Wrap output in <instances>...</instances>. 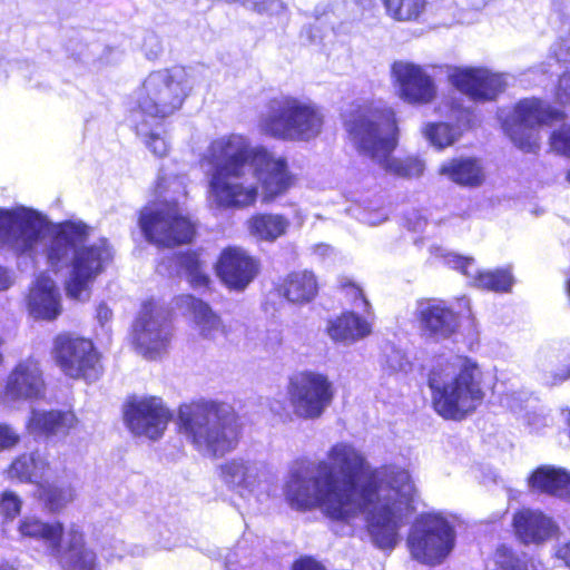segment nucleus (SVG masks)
I'll list each match as a JSON object with an SVG mask.
<instances>
[{
  "label": "nucleus",
  "mask_w": 570,
  "mask_h": 570,
  "mask_svg": "<svg viewBox=\"0 0 570 570\" xmlns=\"http://www.w3.org/2000/svg\"><path fill=\"white\" fill-rule=\"evenodd\" d=\"M284 494L297 511L320 509L332 521L351 524L363 515L374 546L392 550L414 511L416 490L407 471H372L353 444L338 442L320 462H296Z\"/></svg>",
  "instance_id": "nucleus-1"
},
{
  "label": "nucleus",
  "mask_w": 570,
  "mask_h": 570,
  "mask_svg": "<svg viewBox=\"0 0 570 570\" xmlns=\"http://www.w3.org/2000/svg\"><path fill=\"white\" fill-rule=\"evenodd\" d=\"M90 227L81 220L50 226L41 213L18 206L0 208V247L32 261L45 255L56 273L68 269L67 295L87 301L97 276L112 258L107 239L88 243Z\"/></svg>",
  "instance_id": "nucleus-2"
},
{
  "label": "nucleus",
  "mask_w": 570,
  "mask_h": 570,
  "mask_svg": "<svg viewBox=\"0 0 570 570\" xmlns=\"http://www.w3.org/2000/svg\"><path fill=\"white\" fill-rule=\"evenodd\" d=\"M200 165L208 177L207 200L213 209L252 206L259 187L263 202L269 203L286 194L294 183L285 157L262 146L252 147L240 135L214 140Z\"/></svg>",
  "instance_id": "nucleus-3"
},
{
  "label": "nucleus",
  "mask_w": 570,
  "mask_h": 570,
  "mask_svg": "<svg viewBox=\"0 0 570 570\" xmlns=\"http://www.w3.org/2000/svg\"><path fill=\"white\" fill-rule=\"evenodd\" d=\"M345 126L360 153L370 157L384 170L407 178L422 175V160L391 156L399 137L395 112L391 107L382 102L360 107L346 120Z\"/></svg>",
  "instance_id": "nucleus-4"
},
{
  "label": "nucleus",
  "mask_w": 570,
  "mask_h": 570,
  "mask_svg": "<svg viewBox=\"0 0 570 570\" xmlns=\"http://www.w3.org/2000/svg\"><path fill=\"white\" fill-rule=\"evenodd\" d=\"M432 405L446 419L461 421L476 411L485 399L483 371L472 358L455 356L430 373Z\"/></svg>",
  "instance_id": "nucleus-5"
},
{
  "label": "nucleus",
  "mask_w": 570,
  "mask_h": 570,
  "mask_svg": "<svg viewBox=\"0 0 570 570\" xmlns=\"http://www.w3.org/2000/svg\"><path fill=\"white\" fill-rule=\"evenodd\" d=\"M178 421L186 440L204 456H223L237 446V417L226 403L199 400L183 404Z\"/></svg>",
  "instance_id": "nucleus-6"
},
{
  "label": "nucleus",
  "mask_w": 570,
  "mask_h": 570,
  "mask_svg": "<svg viewBox=\"0 0 570 570\" xmlns=\"http://www.w3.org/2000/svg\"><path fill=\"white\" fill-rule=\"evenodd\" d=\"M156 193L158 200L144 207L139 216V226L146 239L165 247L189 243L195 227L181 205L187 195L186 178L161 175Z\"/></svg>",
  "instance_id": "nucleus-7"
},
{
  "label": "nucleus",
  "mask_w": 570,
  "mask_h": 570,
  "mask_svg": "<svg viewBox=\"0 0 570 570\" xmlns=\"http://www.w3.org/2000/svg\"><path fill=\"white\" fill-rule=\"evenodd\" d=\"M17 530L21 539L40 542L45 553L66 570H100L95 552L85 547L83 533L76 524L65 529L59 521L45 522L38 517L24 515Z\"/></svg>",
  "instance_id": "nucleus-8"
},
{
  "label": "nucleus",
  "mask_w": 570,
  "mask_h": 570,
  "mask_svg": "<svg viewBox=\"0 0 570 570\" xmlns=\"http://www.w3.org/2000/svg\"><path fill=\"white\" fill-rule=\"evenodd\" d=\"M195 85L193 73L184 67H173L151 71L134 90L135 107L130 114L153 120L165 119L183 106Z\"/></svg>",
  "instance_id": "nucleus-9"
},
{
  "label": "nucleus",
  "mask_w": 570,
  "mask_h": 570,
  "mask_svg": "<svg viewBox=\"0 0 570 570\" xmlns=\"http://www.w3.org/2000/svg\"><path fill=\"white\" fill-rule=\"evenodd\" d=\"M324 118L311 101L292 96L272 99L258 119L259 130L284 141H309L323 128Z\"/></svg>",
  "instance_id": "nucleus-10"
},
{
  "label": "nucleus",
  "mask_w": 570,
  "mask_h": 570,
  "mask_svg": "<svg viewBox=\"0 0 570 570\" xmlns=\"http://www.w3.org/2000/svg\"><path fill=\"white\" fill-rule=\"evenodd\" d=\"M564 112L537 98L520 100L512 109H500L502 129L515 147L535 153L540 147L539 128L563 120Z\"/></svg>",
  "instance_id": "nucleus-11"
},
{
  "label": "nucleus",
  "mask_w": 570,
  "mask_h": 570,
  "mask_svg": "<svg viewBox=\"0 0 570 570\" xmlns=\"http://www.w3.org/2000/svg\"><path fill=\"white\" fill-rule=\"evenodd\" d=\"M453 527L440 513L421 515L413 524L407 544L412 557L425 564L442 562L454 547Z\"/></svg>",
  "instance_id": "nucleus-12"
},
{
  "label": "nucleus",
  "mask_w": 570,
  "mask_h": 570,
  "mask_svg": "<svg viewBox=\"0 0 570 570\" xmlns=\"http://www.w3.org/2000/svg\"><path fill=\"white\" fill-rule=\"evenodd\" d=\"M287 399L293 414L302 420H317L334 399V386L327 375L303 371L289 377Z\"/></svg>",
  "instance_id": "nucleus-13"
},
{
  "label": "nucleus",
  "mask_w": 570,
  "mask_h": 570,
  "mask_svg": "<svg viewBox=\"0 0 570 570\" xmlns=\"http://www.w3.org/2000/svg\"><path fill=\"white\" fill-rule=\"evenodd\" d=\"M51 357L68 377L92 382L102 373L100 354L94 343L69 333L58 334L52 342Z\"/></svg>",
  "instance_id": "nucleus-14"
},
{
  "label": "nucleus",
  "mask_w": 570,
  "mask_h": 570,
  "mask_svg": "<svg viewBox=\"0 0 570 570\" xmlns=\"http://www.w3.org/2000/svg\"><path fill=\"white\" fill-rule=\"evenodd\" d=\"M132 336L139 353L148 358L165 352L171 338L166 309L154 301L144 303L134 323Z\"/></svg>",
  "instance_id": "nucleus-15"
},
{
  "label": "nucleus",
  "mask_w": 570,
  "mask_h": 570,
  "mask_svg": "<svg viewBox=\"0 0 570 570\" xmlns=\"http://www.w3.org/2000/svg\"><path fill=\"white\" fill-rule=\"evenodd\" d=\"M223 482L242 497H259L267 492L271 473L262 461L237 456L219 468Z\"/></svg>",
  "instance_id": "nucleus-16"
},
{
  "label": "nucleus",
  "mask_w": 570,
  "mask_h": 570,
  "mask_svg": "<svg viewBox=\"0 0 570 570\" xmlns=\"http://www.w3.org/2000/svg\"><path fill=\"white\" fill-rule=\"evenodd\" d=\"M449 82L473 101H490L505 88V77L485 67H449Z\"/></svg>",
  "instance_id": "nucleus-17"
},
{
  "label": "nucleus",
  "mask_w": 570,
  "mask_h": 570,
  "mask_svg": "<svg viewBox=\"0 0 570 570\" xmlns=\"http://www.w3.org/2000/svg\"><path fill=\"white\" fill-rule=\"evenodd\" d=\"M430 253L435 259H440L449 267L458 269L468 276L472 285L478 288L493 292H509L514 284L513 275L509 268L480 271L475 266L473 258L462 257L438 245H432Z\"/></svg>",
  "instance_id": "nucleus-18"
},
{
  "label": "nucleus",
  "mask_w": 570,
  "mask_h": 570,
  "mask_svg": "<svg viewBox=\"0 0 570 570\" xmlns=\"http://www.w3.org/2000/svg\"><path fill=\"white\" fill-rule=\"evenodd\" d=\"M125 422L136 435L156 440L167 428L170 414L157 397H131L124 409Z\"/></svg>",
  "instance_id": "nucleus-19"
},
{
  "label": "nucleus",
  "mask_w": 570,
  "mask_h": 570,
  "mask_svg": "<svg viewBox=\"0 0 570 570\" xmlns=\"http://www.w3.org/2000/svg\"><path fill=\"white\" fill-rule=\"evenodd\" d=\"M392 77L399 97L407 104H429L436 95L433 78L419 65L409 61H396L392 65Z\"/></svg>",
  "instance_id": "nucleus-20"
},
{
  "label": "nucleus",
  "mask_w": 570,
  "mask_h": 570,
  "mask_svg": "<svg viewBox=\"0 0 570 570\" xmlns=\"http://www.w3.org/2000/svg\"><path fill=\"white\" fill-rule=\"evenodd\" d=\"M439 110L450 121L426 122L421 131L433 147L444 149L460 139L462 132L471 126L473 115L469 108L456 102L443 104Z\"/></svg>",
  "instance_id": "nucleus-21"
},
{
  "label": "nucleus",
  "mask_w": 570,
  "mask_h": 570,
  "mask_svg": "<svg viewBox=\"0 0 570 570\" xmlns=\"http://www.w3.org/2000/svg\"><path fill=\"white\" fill-rule=\"evenodd\" d=\"M414 316L422 336L434 341L450 338L459 327L458 316L443 301H419Z\"/></svg>",
  "instance_id": "nucleus-22"
},
{
  "label": "nucleus",
  "mask_w": 570,
  "mask_h": 570,
  "mask_svg": "<svg viewBox=\"0 0 570 570\" xmlns=\"http://www.w3.org/2000/svg\"><path fill=\"white\" fill-rule=\"evenodd\" d=\"M45 381L39 361L32 357L20 361L7 377L4 400L7 402L32 400L42 396Z\"/></svg>",
  "instance_id": "nucleus-23"
},
{
  "label": "nucleus",
  "mask_w": 570,
  "mask_h": 570,
  "mask_svg": "<svg viewBox=\"0 0 570 570\" xmlns=\"http://www.w3.org/2000/svg\"><path fill=\"white\" fill-rule=\"evenodd\" d=\"M216 272L228 288L244 291L256 277L258 264L244 249L227 247L216 263Z\"/></svg>",
  "instance_id": "nucleus-24"
},
{
  "label": "nucleus",
  "mask_w": 570,
  "mask_h": 570,
  "mask_svg": "<svg viewBox=\"0 0 570 570\" xmlns=\"http://www.w3.org/2000/svg\"><path fill=\"white\" fill-rule=\"evenodd\" d=\"M28 308L35 318L51 321L61 313V295L53 279L39 274L29 292Z\"/></svg>",
  "instance_id": "nucleus-25"
},
{
  "label": "nucleus",
  "mask_w": 570,
  "mask_h": 570,
  "mask_svg": "<svg viewBox=\"0 0 570 570\" xmlns=\"http://www.w3.org/2000/svg\"><path fill=\"white\" fill-rule=\"evenodd\" d=\"M372 313L350 311L328 321L326 332L334 342L352 345L367 337L372 333Z\"/></svg>",
  "instance_id": "nucleus-26"
},
{
  "label": "nucleus",
  "mask_w": 570,
  "mask_h": 570,
  "mask_svg": "<svg viewBox=\"0 0 570 570\" xmlns=\"http://www.w3.org/2000/svg\"><path fill=\"white\" fill-rule=\"evenodd\" d=\"M517 537L525 544H539L550 539L557 527L551 518L539 510L522 509L513 518Z\"/></svg>",
  "instance_id": "nucleus-27"
},
{
  "label": "nucleus",
  "mask_w": 570,
  "mask_h": 570,
  "mask_svg": "<svg viewBox=\"0 0 570 570\" xmlns=\"http://www.w3.org/2000/svg\"><path fill=\"white\" fill-rule=\"evenodd\" d=\"M531 491L560 499H570V472L563 468L542 465L528 479Z\"/></svg>",
  "instance_id": "nucleus-28"
},
{
  "label": "nucleus",
  "mask_w": 570,
  "mask_h": 570,
  "mask_svg": "<svg viewBox=\"0 0 570 570\" xmlns=\"http://www.w3.org/2000/svg\"><path fill=\"white\" fill-rule=\"evenodd\" d=\"M77 424L72 412L33 410L28 421L30 433L46 436H66Z\"/></svg>",
  "instance_id": "nucleus-29"
},
{
  "label": "nucleus",
  "mask_w": 570,
  "mask_h": 570,
  "mask_svg": "<svg viewBox=\"0 0 570 570\" xmlns=\"http://www.w3.org/2000/svg\"><path fill=\"white\" fill-rule=\"evenodd\" d=\"M177 305L186 307L193 314L196 327L203 337L215 340L225 334L220 318L203 301L184 295L177 298Z\"/></svg>",
  "instance_id": "nucleus-30"
},
{
  "label": "nucleus",
  "mask_w": 570,
  "mask_h": 570,
  "mask_svg": "<svg viewBox=\"0 0 570 570\" xmlns=\"http://www.w3.org/2000/svg\"><path fill=\"white\" fill-rule=\"evenodd\" d=\"M148 117H139L137 112L130 114L129 120L137 136L146 148L156 157H165L169 151V142L164 126L158 121L150 122Z\"/></svg>",
  "instance_id": "nucleus-31"
},
{
  "label": "nucleus",
  "mask_w": 570,
  "mask_h": 570,
  "mask_svg": "<svg viewBox=\"0 0 570 570\" xmlns=\"http://www.w3.org/2000/svg\"><path fill=\"white\" fill-rule=\"evenodd\" d=\"M439 173L453 183L463 186H478L484 179L481 165L472 158L451 159L440 167Z\"/></svg>",
  "instance_id": "nucleus-32"
},
{
  "label": "nucleus",
  "mask_w": 570,
  "mask_h": 570,
  "mask_svg": "<svg viewBox=\"0 0 570 570\" xmlns=\"http://www.w3.org/2000/svg\"><path fill=\"white\" fill-rule=\"evenodd\" d=\"M49 468L43 455L38 452L18 456L8 470L10 479H18L21 482L38 483Z\"/></svg>",
  "instance_id": "nucleus-33"
},
{
  "label": "nucleus",
  "mask_w": 570,
  "mask_h": 570,
  "mask_svg": "<svg viewBox=\"0 0 570 570\" xmlns=\"http://www.w3.org/2000/svg\"><path fill=\"white\" fill-rule=\"evenodd\" d=\"M37 495L50 512H60L77 498L76 488L70 483H38Z\"/></svg>",
  "instance_id": "nucleus-34"
},
{
  "label": "nucleus",
  "mask_w": 570,
  "mask_h": 570,
  "mask_svg": "<svg viewBox=\"0 0 570 570\" xmlns=\"http://www.w3.org/2000/svg\"><path fill=\"white\" fill-rule=\"evenodd\" d=\"M285 297L292 303H307L317 293V282L313 273L294 272L287 276L283 285Z\"/></svg>",
  "instance_id": "nucleus-35"
},
{
  "label": "nucleus",
  "mask_w": 570,
  "mask_h": 570,
  "mask_svg": "<svg viewBox=\"0 0 570 570\" xmlns=\"http://www.w3.org/2000/svg\"><path fill=\"white\" fill-rule=\"evenodd\" d=\"M248 224L252 235L267 242L283 236L289 227V220L279 214H259L252 217Z\"/></svg>",
  "instance_id": "nucleus-36"
},
{
  "label": "nucleus",
  "mask_w": 570,
  "mask_h": 570,
  "mask_svg": "<svg viewBox=\"0 0 570 570\" xmlns=\"http://www.w3.org/2000/svg\"><path fill=\"white\" fill-rule=\"evenodd\" d=\"M387 14L397 21H416L424 13L426 0H385Z\"/></svg>",
  "instance_id": "nucleus-37"
},
{
  "label": "nucleus",
  "mask_w": 570,
  "mask_h": 570,
  "mask_svg": "<svg viewBox=\"0 0 570 570\" xmlns=\"http://www.w3.org/2000/svg\"><path fill=\"white\" fill-rule=\"evenodd\" d=\"M494 562L495 568L493 570H538L533 558L518 556L505 547L497 550Z\"/></svg>",
  "instance_id": "nucleus-38"
},
{
  "label": "nucleus",
  "mask_w": 570,
  "mask_h": 570,
  "mask_svg": "<svg viewBox=\"0 0 570 570\" xmlns=\"http://www.w3.org/2000/svg\"><path fill=\"white\" fill-rule=\"evenodd\" d=\"M180 265L186 271L191 286L200 288L208 285L209 277L205 272L203 262L196 254H188L181 257Z\"/></svg>",
  "instance_id": "nucleus-39"
},
{
  "label": "nucleus",
  "mask_w": 570,
  "mask_h": 570,
  "mask_svg": "<svg viewBox=\"0 0 570 570\" xmlns=\"http://www.w3.org/2000/svg\"><path fill=\"white\" fill-rule=\"evenodd\" d=\"M139 552V548H129L121 539L117 538L106 541L101 548V556L107 562L119 561L126 556H138Z\"/></svg>",
  "instance_id": "nucleus-40"
},
{
  "label": "nucleus",
  "mask_w": 570,
  "mask_h": 570,
  "mask_svg": "<svg viewBox=\"0 0 570 570\" xmlns=\"http://www.w3.org/2000/svg\"><path fill=\"white\" fill-rule=\"evenodd\" d=\"M549 144L556 154L570 157V124L554 129L549 137Z\"/></svg>",
  "instance_id": "nucleus-41"
},
{
  "label": "nucleus",
  "mask_w": 570,
  "mask_h": 570,
  "mask_svg": "<svg viewBox=\"0 0 570 570\" xmlns=\"http://www.w3.org/2000/svg\"><path fill=\"white\" fill-rule=\"evenodd\" d=\"M22 500L13 491H4L0 497V515L12 521L21 511Z\"/></svg>",
  "instance_id": "nucleus-42"
},
{
  "label": "nucleus",
  "mask_w": 570,
  "mask_h": 570,
  "mask_svg": "<svg viewBox=\"0 0 570 570\" xmlns=\"http://www.w3.org/2000/svg\"><path fill=\"white\" fill-rule=\"evenodd\" d=\"M343 291L356 312L372 313L368 301L365 298L363 291L356 284L348 282L343 285Z\"/></svg>",
  "instance_id": "nucleus-43"
},
{
  "label": "nucleus",
  "mask_w": 570,
  "mask_h": 570,
  "mask_svg": "<svg viewBox=\"0 0 570 570\" xmlns=\"http://www.w3.org/2000/svg\"><path fill=\"white\" fill-rule=\"evenodd\" d=\"M528 401L525 393L512 392L504 394L500 403L503 407L510 410L514 414H521L525 409V402Z\"/></svg>",
  "instance_id": "nucleus-44"
},
{
  "label": "nucleus",
  "mask_w": 570,
  "mask_h": 570,
  "mask_svg": "<svg viewBox=\"0 0 570 570\" xmlns=\"http://www.w3.org/2000/svg\"><path fill=\"white\" fill-rule=\"evenodd\" d=\"M409 365V361L400 350L392 348L386 355L385 366L391 372H406Z\"/></svg>",
  "instance_id": "nucleus-45"
},
{
  "label": "nucleus",
  "mask_w": 570,
  "mask_h": 570,
  "mask_svg": "<svg viewBox=\"0 0 570 570\" xmlns=\"http://www.w3.org/2000/svg\"><path fill=\"white\" fill-rule=\"evenodd\" d=\"M20 441L19 433L7 424H0V452L9 450Z\"/></svg>",
  "instance_id": "nucleus-46"
},
{
  "label": "nucleus",
  "mask_w": 570,
  "mask_h": 570,
  "mask_svg": "<svg viewBox=\"0 0 570 570\" xmlns=\"http://www.w3.org/2000/svg\"><path fill=\"white\" fill-rule=\"evenodd\" d=\"M387 209L380 207L376 209L365 208L361 214V220L367 225L376 226L387 219Z\"/></svg>",
  "instance_id": "nucleus-47"
},
{
  "label": "nucleus",
  "mask_w": 570,
  "mask_h": 570,
  "mask_svg": "<svg viewBox=\"0 0 570 570\" xmlns=\"http://www.w3.org/2000/svg\"><path fill=\"white\" fill-rule=\"evenodd\" d=\"M556 97L560 104H570V70L560 77Z\"/></svg>",
  "instance_id": "nucleus-48"
},
{
  "label": "nucleus",
  "mask_w": 570,
  "mask_h": 570,
  "mask_svg": "<svg viewBox=\"0 0 570 570\" xmlns=\"http://www.w3.org/2000/svg\"><path fill=\"white\" fill-rule=\"evenodd\" d=\"M156 544L159 549L170 550L175 547L176 541L169 529L163 527L159 530V537L156 539Z\"/></svg>",
  "instance_id": "nucleus-49"
},
{
  "label": "nucleus",
  "mask_w": 570,
  "mask_h": 570,
  "mask_svg": "<svg viewBox=\"0 0 570 570\" xmlns=\"http://www.w3.org/2000/svg\"><path fill=\"white\" fill-rule=\"evenodd\" d=\"M570 379V357L566 358L563 363L552 372V383H561Z\"/></svg>",
  "instance_id": "nucleus-50"
},
{
  "label": "nucleus",
  "mask_w": 570,
  "mask_h": 570,
  "mask_svg": "<svg viewBox=\"0 0 570 570\" xmlns=\"http://www.w3.org/2000/svg\"><path fill=\"white\" fill-rule=\"evenodd\" d=\"M293 570H325V569L320 562H317L311 558H306V559H302V560L295 562Z\"/></svg>",
  "instance_id": "nucleus-51"
},
{
  "label": "nucleus",
  "mask_w": 570,
  "mask_h": 570,
  "mask_svg": "<svg viewBox=\"0 0 570 570\" xmlns=\"http://www.w3.org/2000/svg\"><path fill=\"white\" fill-rule=\"evenodd\" d=\"M111 309L106 304H100L97 307V320L101 326H105L111 318Z\"/></svg>",
  "instance_id": "nucleus-52"
},
{
  "label": "nucleus",
  "mask_w": 570,
  "mask_h": 570,
  "mask_svg": "<svg viewBox=\"0 0 570 570\" xmlns=\"http://www.w3.org/2000/svg\"><path fill=\"white\" fill-rule=\"evenodd\" d=\"M314 28L304 29L302 32V37H305L311 43H316L322 40L323 33L320 31L317 27H315V32H313Z\"/></svg>",
  "instance_id": "nucleus-53"
},
{
  "label": "nucleus",
  "mask_w": 570,
  "mask_h": 570,
  "mask_svg": "<svg viewBox=\"0 0 570 570\" xmlns=\"http://www.w3.org/2000/svg\"><path fill=\"white\" fill-rule=\"evenodd\" d=\"M557 557L570 568V541L558 549Z\"/></svg>",
  "instance_id": "nucleus-54"
},
{
  "label": "nucleus",
  "mask_w": 570,
  "mask_h": 570,
  "mask_svg": "<svg viewBox=\"0 0 570 570\" xmlns=\"http://www.w3.org/2000/svg\"><path fill=\"white\" fill-rule=\"evenodd\" d=\"M151 42V43H155V47L156 49L155 50H150V51H147L146 55L148 56V58H154L158 55V52L160 51V46H159V42H158V39L156 36L154 35H150L146 41H145V46L147 45V42Z\"/></svg>",
  "instance_id": "nucleus-55"
},
{
  "label": "nucleus",
  "mask_w": 570,
  "mask_h": 570,
  "mask_svg": "<svg viewBox=\"0 0 570 570\" xmlns=\"http://www.w3.org/2000/svg\"><path fill=\"white\" fill-rule=\"evenodd\" d=\"M11 285V279L8 272L0 268V291L7 289Z\"/></svg>",
  "instance_id": "nucleus-56"
},
{
  "label": "nucleus",
  "mask_w": 570,
  "mask_h": 570,
  "mask_svg": "<svg viewBox=\"0 0 570 570\" xmlns=\"http://www.w3.org/2000/svg\"><path fill=\"white\" fill-rule=\"evenodd\" d=\"M333 252L332 247H330L328 245H324V244H321V245H317L315 247V253L320 256H327L330 255L331 253Z\"/></svg>",
  "instance_id": "nucleus-57"
},
{
  "label": "nucleus",
  "mask_w": 570,
  "mask_h": 570,
  "mask_svg": "<svg viewBox=\"0 0 570 570\" xmlns=\"http://www.w3.org/2000/svg\"><path fill=\"white\" fill-rule=\"evenodd\" d=\"M458 306L460 308L461 312H463V309H466V312L470 314V299L466 298V297H461L458 299Z\"/></svg>",
  "instance_id": "nucleus-58"
},
{
  "label": "nucleus",
  "mask_w": 570,
  "mask_h": 570,
  "mask_svg": "<svg viewBox=\"0 0 570 570\" xmlns=\"http://www.w3.org/2000/svg\"><path fill=\"white\" fill-rule=\"evenodd\" d=\"M0 570H17V567L12 562L6 561L0 564Z\"/></svg>",
  "instance_id": "nucleus-59"
},
{
  "label": "nucleus",
  "mask_w": 570,
  "mask_h": 570,
  "mask_svg": "<svg viewBox=\"0 0 570 570\" xmlns=\"http://www.w3.org/2000/svg\"><path fill=\"white\" fill-rule=\"evenodd\" d=\"M566 180L570 183V168L566 173Z\"/></svg>",
  "instance_id": "nucleus-60"
},
{
  "label": "nucleus",
  "mask_w": 570,
  "mask_h": 570,
  "mask_svg": "<svg viewBox=\"0 0 570 570\" xmlns=\"http://www.w3.org/2000/svg\"><path fill=\"white\" fill-rule=\"evenodd\" d=\"M525 420H527V423H528L529 425H532V424H533V423H532V421L530 420V416H529V414H528V413H527Z\"/></svg>",
  "instance_id": "nucleus-61"
},
{
  "label": "nucleus",
  "mask_w": 570,
  "mask_h": 570,
  "mask_svg": "<svg viewBox=\"0 0 570 570\" xmlns=\"http://www.w3.org/2000/svg\"><path fill=\"white\" fill-rule=\"evenodd\" d=\"M105 60H106V62H108V63H109V62H112V59H110L109 57H105Z\"/></svg>",
  "instance_id": "nucleus-62"
}]
</instances>
